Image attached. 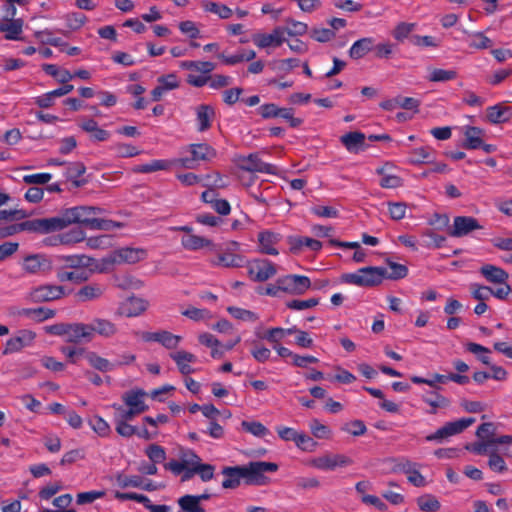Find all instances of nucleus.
I'll list each match as a JSON object with an SVG mask.
<instances>
[{"instance_id":"obj_39","label":"nucleus","mask_w":512,"mask_h":512,"mask_svg":"<svg viewBox=\"0 0 512 512\" xmlns=\"http://www.w3.org/2000/svg\"><path fill=\"white\" fill-rule=\"evenodd\" d=\"M201 7L206 11L218 15L221 19H229L233 11L226 5L210 0H203Z\"/></svg>"},{"instance_id":"obj_31","label":"nucleus","mask_w":512,"mask_h":512,"mask_svg":"<svg viewBox=\"0 0 512 512\" xmlns=\"http://www.w3.org/2000/svg\"><path fill=\"white\" fill-rule=\"evenodd\" d=\"M388 165L377 168L376 173L381 176L380 186L382 188L394 189L403 185V179L395 174L388 173Z\"/></svg>"},{"instance_id":"obj_21","label":"nucleus","mask_w":512,"mask_h":512,"mask_svg":"<svg viewBox=\"0 0 512 512\" xmlns=\"http://www.w3.org/2000/svg\"><path fill=\"white\" fill-rule=\"evenodd\" d=\"M67 342L80 343L82 341H91L90 328L85 323H69L67 332Z\"/></svg>"},{"instance_id":"obj_14","label":"nucleus","mask_w":512,"mask_h":512,"mask_svg":"<svg viewBox=\"0 0 512 512\" xmlns=\"http://www.w3.org/2000/svg\"><path fill=\"white\" fill-rule=\"evenodd\" d=\"M22 269L28 274L44 273L51 269V262L41 254L29 255L24 258Z\"/></svg>"},{"instance_id":"obj_26","label":"nucleus","mask_w":512,"mask_h":512,"mask_svg":"<svg viewBox=\"0 0 512 512\" xmlns=\"http://www.w3.org/2000/svg\"><path fill=\"white\" fill-rule=\"evenodd\" d=\"M222 474L224 476L222 487L225 489H234L238 487L241 479L244 478L241 466L224 467Z\"/></svg>"},{"instance_id":"obj_8","label":"nucleus","mask_w":512,"mask_h":512,"mask_svg":"<svg viewBox=\"0 0 512 512\" xmlns=\"http://www.w3.org/2000/svg\"><path fill=\"white\" fill-rule=\"evenodd\" d=\"M14 231H28L40 234H48L60 231L57 216L50 218H40L21 222L16 224Z\"/></svg>"},{"instance_id":"obj_45","label":"nucleus","mask_w":512,"mask_h":512,"mask_svg":"<svg viewBox=\"0 0 512 512\" xmlns=\"http://www.w3.org/2000/svg\"><path fill=\"white\" fill-rule=\"evenodd\" d=\"M173 162L167 160H152L149 163L138 165L134 168L138 173H152L160 170H167Z\"/></svg>"},{"instance_id":"obj_37","label":"nucleus","mask_w":512,"mask_h":512,"mask_svg":"<svg viewBox=\"0 0 512 512\" xmlns=\"http://www.w3.org/2000/svg\"><path fill=\"white\" fill-rule=\"evenodd\" d=\"M214 266H223L226 268L242 267L245 264L243 256L233 253L220 254L216 260L212 261Z\"/></svg>"},{"instance_id":"obj_53","label":"nucleus","mask_w":512,"mask_h":512,"mask_svg":"<svg viewBox=\"0 0 512 512\" xmlns=\"http://www.w3.org/2000/svg\"><path fill=\"white\" fill-rule=\"evenodd\" d=\"M241 426L246 432L256 437H265L269 433V430L257 421H242Z\"/></svg>"},{"instance_id":"obj_35","label":"nucleus","mask_w":512,"mask_h":512,"mask_svg":"<svg viewBox=\"0 0 512 512\" xmlns=\"http://www.w3.org/2000/svg\"><path fill=\"white\" fill-rule=\"evenodd\" d=\"M182 246L189 251H196L204 247L213 246L211 240L195 234H188L181 239Z\"/></svg>"},{"instance_id":"obj_51","label":"nucleus","mask_w":512,"mask_h":512,"mask_svg":"<svg viewBox=\"0 0 512 512\" xmlns=\"http://www.w3.org/2000/svg\"><path fill=\"white\" fill-rule=\"evenodd\" d=\"M229 314L235 319L245 322H255L259 319L258 315L253 311L246 310L239 307L230 306L227 308Z\"/></svg>"},{"instance_id":"obj_22","label":"nucleus","mask_w":512,"mask_h":512,"mask_svg":"<svg viewBox=\"0 0 512 512\" xmlns=\"http://www.w3.org/2000/svg\"><path fill=\"white\" fill-rule=\"evenodd\" d=\"M512 109L503 104H496L486 109L487 120L492 124H501L509 121Z\"/></svg>"},{"instance_id":"obj_29","label":"nucleus","mask_w":512,"mask_h":512,"mask_svg":"<svg viewBox=\"0 0 512 512\" xmlns=\"http://www.w3.org/2000/svg\"><path fill=\"white\" fill-rule=\"evenodd\" d=\"M400 470L407 475L408 481L416 487H424L426 480L416 469V464L408 460L399 464Z\"/></svg>"},{"instance_id":"obj_24","label":"nucleus","mask_w":512,"mask_h":512,"mask_svg":"<svg viewBox=\"0 0 512 512\" xmlns=\"http://www.w3.org/2000/svg\"><path fill=\"white\" fill-rule=\"evenodd\" d=\"M479 271L488 282L494 284H504L509 278L505 270L491 264L483 265Z\"/></svg>"},{"instance_id":"obj_19","label":"nucleus","mask_w":512,"mask_h":512,"mask_svg":"<svg viewBox=\"0 0 512 512\" xmlns=\"http://www.w3.org/2000/svg\"><path fill=\"white\" fill-rule=\"evenodd\" d=\"M91 340L94 334H98L102 337H112L117 333V327L110 320L103 318H94L89 324Z\"/></svg>"},{"instance_id":"obj_60","label":"nucleus","mask_w":512,"mask_h":512,"mask_svg":"<svg viewBox=\"0 0 512 512\" xmlns=\"http://www.w3.org/2000/svg\"><path fill=\"white\" fill-rule=\"evenodd\" d=\"M86 245L91 249H106L112 245V238L108 235L90 237L86 240Z\"/></svg>"},{"instance_id":"obj_23","label":"nucleus","mask_w":512,"mask_h":512,"mask_svg":"<svg viewBox=\"0 0 512 512\" xmlns=\"http://www.w3.org/2000/svg\"><path fill=\"white\" fill-rule=\"evenodd\" d=\"M280 239L281 237L279 234L271 231L260 232L258 234V241L261 252L268 255H277L278 250L274 246L280 241Z\"/></svg>"},{"instance_id":"obj_5","label":"nucleus","mask_w":512,"mask_h":512,"mask_svg":"<svg viewBox=\"0 0 512 512\" xmlns=\"http://www.w3.org/2000/svg\"><path fill=\"white\" fill-rule=\"evenodd\" d=\"M475 418H462L456 421L448 422L444 426L437 429L434 433L427 435L425 440L428 442L444 443L448 438L457 435L471 426L475 422Z\"/></svg>"},{"instance_id":"obj_48","label":"nucleus","mask_w":512,"mask_h":512,"mask_svg":"<svg viewBox=\"0 0 512 512\" xmlns=\"http://www.w3.org/2000/svg\"><path fill=\"white\" fill-rule=\"evenodd\" d=\"M417 505L423 512H436L440 509V502L431 494H426L417 499Z\"/></svg>"},{"instance_id":"obj_54","label":"nucleus","mask_w":512,"mask_h":512,"mask_svg":"<svg viewBox=\"0 0 512 512\" xmlns=\"http://www.w3.org/2000/svg\"><path fill=\"white\" fill-rule=\"evenodd\" d=\"M85 239V232L81 229H72L59 236V242L61 244L70 245L81 242Z\"/></svg>"},{"instance_id":"obj_10","label":"nucleus","mask_w":512,"mask_h":512,"mask_svg":"<svg viewBox=\"0 0 512 512\" xmlns=\"http://www.w3.org/2000/svg\"><path fill=\"white\" fill-rule=\"evenodd\" d=\"M283 292L291 295H302L310 287L311 281L308 277L296 274H290L277 279Z\"/></svg>"},{"instance_id":"obj_28","label":"nucleus","mask_w":512,"mask_h":512,"mask_svg":"<svg viewBox=\"0 0 512 512\" xmlns=\"http://www.w3.org/2000/svg\"><path fill=\"white\" fill-rule=\"evenodd\" d=\"M214 109L209 105H200L196 108L197 129L200 132L208 130L214 118Z\"/></svg>"},{"instance_id":"obj_55","label":"nucleus","mask_w":512,"mask_h":512,"mask_svg":"<svg viewBox=\"0 0 512 512\" xmlns=\"http://www.w3.org/2000/svg\"><path fill=\"white\" fill-rule=\"evenodd\" d=\"M116 482L118 486H120L121 488H139L140 486H142V477L139 475L128 476L119 473L116 476Z\"/></svg>"},{"instance_id":"obj_58","label":"nucleus","mask_w":512,"mask_h":512,"mask_svg":"<svg viewBox=\"0 0 512 512\" xmlns=\"http://www.w3.org/2000/svg\"><path fill=\"white\" fill-rule=\"evenodd\" d=\"M287 27H285V34H288L289 36H301L304 35L307 30L308 26L307 24L296 21L293 19L286 20Z\"/></svg>"},{"instance_id":"obj_46","label":"nucleus","mask_w":512,"mask_h":512,"mask_svg":"<svg viewBox=\"0 0 512 512\" xmlns=\"http://www.w3.org/2000/svg\"><path fill=\"white\" fill-rule=\"evenodd\" d=\"M386 264L390 271H388V269L386 268L385 279L398 280L406 277L408 269L405 265L396 263L391 260H387Z\"/></svg>"},{"instance_id":"obj_9","label":"nucleus","mask_w":512,"mask_h":512,"mask_svg":"<svg viewBox=\"0 0 512 512\" xmlns=\"http://www.w3.org/2000/svg\"><path fill=\"white\" fill-rule=\"evenodd\" d=\"M237 165L238 167L247 172H258V173H265V174H276L277 167L264 162L261 157L260 153H251L246 156H239L237 158Z\"/></svg>"},{"instance_id":"obj_3","label":"nucleus","mask_w":512,"mask_h":512,"mask_svg":"<svg viewBox=\"0 0 512 512\" xmlns=\"http://www.w3.org/2000/svg\"><path fill=\"white\" fill-rule=\"evenodd\" d=\"M148 252L140 247H122L109 253L102 259L105 266L129 264L133 265L145 260Z\"/></svg>"},{"instance_id":"obj_50","label":"nucleus","mask_w":512,"mask_h":512,"mask_svg":"<svg viewBox=\"0 0 512 512\" xmlns=\"http://www.w3.org/2000/svg\"><path fill=\"white\" fill-rule=\"evenodd\" d=\"M112 408L114 409L113 421L129 422L133 420L136 416L140 415L134 410L119 404H113Z\"/></svg>"},{"instance_id":"obj_41","label":"nucleus","mask_w":512,"mask_h":512,"mask_svg":"<svg viewBox=\"0 0 512 512\" xmlns=\"http://www.w3.org/2000/svg\"><path fill=\"white\" fill-rule=\"evenodd\" d=\"M457 78L454 69L431 68L427 80L430 82H448Z\"/></svg>"},{"instance_id":"obj_61","label":"nucleus","mask_w":512,"mask_h":512,"mask_svg":"<svg viewBox=\"0 0 512 512\" xmlns=\"http://www.w3.org/2000/svg\"><path fill=\"white\" fill-rule=\"evenodd\" d=\"M295 444L299 449L308 452L314 451L317 447L316 441H314L310 436L299 432L295 439Z\"/></svg>"},{"instance_id":"obj_15","label":"nucleus","mask_w":512,"mask_h":512,"mask_svg":"<svg viewBox=\"0 0 512 512\" xmlns=\"http://www.w3.org/2000/svg\"><path fill=\"white\" fill-rule=\"evenodd\" d=\"M145 396L146 393L142 389H132L123 393L121 398L127 408L141 414L148 410V405L144 401Z\"/></svg>"},{"instance_id":"obj_2","label":"nucleus","mask_w":512,"mask_h":512,"mask_svg":"<svg viewBox=\"0 0 512 512\" xmlns=\"http://www.w3.org/2000/svg\"><path fill=\"white\" fill-rule=\"evenodd\" d=\"M386 276V267H363L354 273L343 276L346 283L360 287H373L382 283Z\"/></svg>"},{"instance_id":"obj_25","label":"nucleus","mask_w":512,"mask_h":512,"mask_svg":"<svg viewBox=\"0 0 512 512\" xmlns=\"http://www.w3.org/2000/svg\"><path fill=\"white\" fill-rule=\"evenodd\" d=\"M80 128L88 133L94 141H106L110 137V133L98 126V123L90 118L84 119L80 124Z\"/></svg>"},{"instance_id":"obj_30","label":"nucleus","mask_w":512,"mask_h":512,"mask_svg":"<svg viewBox=\"0 0 512 512\" xmlns=\"http://www.w3.org/2000/svg\"><path fill=\"white\" fill-rule=\"evenodd\" d=\"M104 293V287L100 284H88L81 287L76 293V297L80 302L92 301L100 298Z\"/></svg>"},{"instance_id":"obj_13","label":"nucleus","mask_w":512,"mask_h":512,"mask_svg":"<svg viewBox=\"0 0 512 512\" xmlns=\"http://www.w3.org/2000/svg\"><path fill=\"white\" fill-rule=\"evenodd\" d=\"M141 337L146 342H158L167 349H176L182 340L181 336L172 334L166 330L143 332Z\"/></svg>"},{"instance_id":"obj_64","label":"nucleus","mask_w":512,"mask_h":512,"mask_svg":"<svg viewBox=\"0 0 512 512\" xmlns=\"http://www.w3.org/2000/svg\"><path fill=\"white\" fill-rule=\"evenodd\" d=\"M146 454L153 463H161L166 459L164 448L156 444L148 446Z\"/></svg>"},{"instance_id":"obj_1","label":"nucleus","mask_w":512,"mask_h":512,"mask_svg":"<svg viewBox=\"0 0 512 512\" xmlns=\"http://www.w3.org/2000/svg\"><path fill=\"white\" fill-rule=\"evenodd\" d=\"M102 212L100 207L95 206H76L64 209L57 215L59 228L63 230L72 224H81L91 230L110 231L121 226L112 220L98 218L97 216Z\"/></svg>"},{"instance_id":"obj_62","label":"nucleus","mask_w":512,"mask_h":512,"mask_svg":"<svg viewBox=\"0 0 512 512\" xmlns=\"http://www.w3.org/2000/svg\"><path fill=\"white\" fill-rule=\"evenodd\" d=\"M423 245L427 248H440L445 242V237L440 236L432 231L423 234Z\"/></svg>"},{"instance_id":"obj_52","label":"nucleus","mask_w":512,"mask_h":512,"mask_svg":"<svg viewBox=\"0 0 512 512\" xmlns=\"http://www.w3.org/2000/svg\"><path fill=\"white\" fill-rule=\"evenodd\" d=\"M467 351L473 353L485 365L491 364L490 350L480 344L470 342L466 345Z\"/></svg>"},{"instance_id":"obj_49","label":"nucleus","mask_w":512,"mask_h":512,"mask_svg":"<svg viewBox=\"0 0 512 512\" xmlns=\"http://www.w3.org/2000/svg\"><path fill=\"white\" fill-rule=\"evenodd\" d=\"M469 46L475 49H486L492 46V40L486 37L482 32H472L468 34Z\"/></svg>"},{"instance_id":"obj_20","label":"nucleus","mask_w":512,"mask_h":512,"mask_svg":"<svg viewBox=\"0 0 512 512\" xmlns=\"http://www.w3.org/2000/svg\"><path fill=\"white\" fill-rule=\"evenodd\" d=\"M23 24L21 18L8 19V21L0 20V32L5 33V39L7 40H22Z\"/></svg>"},{"instance_id":"obj_17","label":"nucleus","mask_w":512,"mask_h":512,"mask_svg":"<svg viewBox=\"0 0 512 512\" xmlns=\"http://www.w3.org/2000/svg\"><path fill=\"white\" fill-rule=\"evenodd\" d=\"M170 358L176 363L178 370L183 375H189L195 372V369L191 366L192 363H195L197 357L185 350L176 351L170 353Z\"/></svg>"},{"instance_id":"obj_36","label":"nucleus","mask_w":512,"mask_h":512,"mask_svg":"<svg viewBox=\"0 0 512 512\" xmlns=\"http://www.w3.org/2000/svg\"><path fill=\"white\" fill-rule=\"evenodd\" d=\"M434 156V150L430 147H418L410 152L408 159L409 163L413 165L432 163Z\"/></svg>"},{"instance_id":"obj_42","label":"nucleus","mask_w":512,"mask_h":512,"mask_svg":"<svg viewBox=\"0 0 512 512\" xmlns=\"http://www.w3.org/2000/svg\"><path fill=\"white\" fill-rule=\"evenodd\" d=\"M218 57L227 65H235L243 61L253 60L256 57V53L254 50H241L230 56L219 54Z\"/></svg>"},{"instance_id":"obj_40","label":"nucleus","mask_w":512,"mask_h":512,"mask_svg":"<svg viewBox=\"0 0 512 512\" xmlns=\"http://www.w3.org/2000/svg\"><path fill=\"white\" fill-rule=\"evenodd\" d=\"M464 147L467 149H478L482 146L483 131L478 127H467L465 130Z\"/></svg>"},{"instance_id":"obj_32","label":"nucleus","mask_w":512,"mask_h":512,"mask_svg":"<svg viewBox=\"0 0 512 512\" xmlns=\"http://www.w3.org/2000/svg\"><path fill=\"white\" fill-rule=\"evenodd\" d=\"M85 359L91 367L100 372H109L114 370L116 364L110 362L108 359L101 357L94 351L85 353Z\"/></svg>"},{"instance_id":"obj_27","label":"nucleus","mask_w":512,"mask_h":512,"mask_svg":"<svg viewBox=\"0 0 512 512\" xmlns=\"http://www.w3.org/2000/svg\"><path fill=\"white\" fill-rule=\"evenodd\" d=\"M296 331V327L291 328H281V327H275L270 328L265 333H261L260 331H256L255 334L257 337L261 339H265L271 344L278 345L279 342L284 339L287 335H292Z\"/></svg>"},{"instance_id":"obj_4","label":"nucleus","mask_w":512,"mask_h":512,"mask_svg":"<svg viewBox=\"0 0 512 512\" xmlns=\"http://www.w3.org/2000/svg\"><path fill=\"white\" fill-rule=\"evenodd\" d=\"M241 467L246 483L251 485H265L268 479L264 474L266 472H276L278 470V465L276 463L265 461L250 462Z\"/></svg>"},{"instance_id":"obj_6","label":"nucleus","mask_w":512,"mask_h":512,"mask_svg":"<svg viewBox=\"0 0 512 512\" xmlns=\"http://www.w3.org/2000/svg\"><path fill=\"white\" fill-rule=\"evenodd\" d=\"M188 150L191 158H179L173 161L179 167L193 169L197 161H210L216 157V150L206 143L190 144Z\"/></svg>"},{"instance_id":"obj_11","label":"nucleus","mask_w":512,"mask_h":512,"mask_svg":"<svg viewBox=\"0 0 512 512\" xmlns=\"http://www.w3.org/2000/svg\"><path fill=\"white\" fill-rule=\"evenodd\" d=\"M353 464L352 458L345 454L326 453L311 460L310 465L319 470H334Z\"/></svg>"},{"instance_id":"obj_47","label":"nucleus","mask_w":512,"mask_h":512,"mask_svg":"<svg viewBox=\"0 0 512 512\" xmlns=\"http://www.w3.org/2000/svg\"><path fill=\"white\" fill-rule=\"evenodd\" d=\"M180 67L187 70H194L203 74L210 73L215 69V65L209 61H182Z\"/></svg>"},{"instance_id":"obj_38","label":"nucleus","mask_w":512,"mask_h":512,"mask_svg":"<svg viewBox=\"0 0 512 512\" xmlns=\"http://www.w3.org/2000/svg\"><path fill=\"white\" fill-rule=\"evenodd\" d=\"M373 45L374 40L372 38L359 39L349 49V56L353 59H360L372 49Z\"/></svg>"},{"instance_id":"obj_44","label":"nucleus","mask_w":512,"mask_h":512,"mask_svg":"<svg viewBox=\"0 0 512 512\" xmlns=\"http://www.w3.org/2000/svg\"><path fill=\"white\" fill-rule=\"evenodd\" d=\"M182 512H205L195 495H184L177 501Z\"/></svg>"},{"instance_id":"obj_7","label":"nucleus","mask_w":512,"mask_h":512,"mask_svg":"<svg viewBox=\"0 0 512 512\" xmlns=\"http://www.w3.org/2000/svg\"><path fill=\"white\" fill-rule=\"evenodd\" d=\"M246 267L250 279L255 282H265L277 274V266L268 259H254Z\"/></svg>"},{"instance_id":"obj_63","label":"nucleus","mask_w":512,"mask_h":512,"mask_svg":"<svg viewBox=\"0 0 512 512\" xmlns=\"http://www.w3.org/2000/svg\"><path fill=\"white\" fill-rule=\"evenodd\" d=\"M470 290H471L472 296L476 300H479L480 302H484V301L488 300L489 297L491 296V292H492V288L487 287V286H481L476 283L470 285Z\"/></svg>"},{"instance_id":"obj_34","label":"nucleus","mask_w":512,"mask_h":512,"mask_svg":"<svg viewBox=\"0 0 512 512\" xmlns=\"http://www.w3.org/2000/svg\"><path fill=\"white\" fill-rule=\"evenodd\" d=\"M148 308V302L142 298L131 297L123 306V313L127 317H136L146 311Z\"/></svg>"},{"instance_id":"obj_16","label":"nucleus","mask_w":512,"mask_h":512,"mask_svg":"<svg viewBox=\"0 0 512 512\" xmlns=\"http://www.w3.org/2000/svg\"><path fill=\"white\" fill-rule=\"evenodd\" d=\"M253 42L259 48H267L272 45L280 46L285 42V29L277 27L270 34H256L253 36Z\"/></svg>"},{"instance_id":"obj_18","label":"nucleus","mask_w":512,"mask_h":512,"mask_svg":"<svg viewBox=\"0 0 512 512\" xmlns=\"http://www.w3.org/2000/svg\"><path fill=\"white\" fill-rule=\"evenodd\" d=\"M479 228L480 226L477 220L473 217L457 216L454 218L453 228L450 230V235L454 237H461Z\"/></svg>"},{"instance_id":"obj_33","label":"nucleus","mask_w":512,"mask_h":512,"mask_svg":"<svg viewBox=\"0 0 512 512\" xmlns=\"http://www.w3.org/2000/svg\"><path fill=\"white\" fill-rule=\"evenodd\" d=\"M55 311L49 308H23L18 311V315L26 316L36 322H43L47 319H51L55 316Z\"/></svg>"},{"instance_id":"obj_57","label":"nucleus","mask_w":512,"mask_h":512,"mask_svg":"<svg viewBox=\"0 0 512 512\" xmlns=\"http://www.w3.org/2000/svg\"><path fill=\"white\" fill-rule=\"evenodd\" d=\"M415 27V23L400 22L393 30L392 35L397 41L403 42Z\"/></svg>"},{"instance_id":"obj_59","label":"nucleus","mask_w":512,"mask_h":512,"mask_svg":"<svg viewBox=\"0 0 512 512\" xmlns=\"http://www.w3.org/2000/svg\"><path fill=\"white\" fill-rule=\"evenodd\" d=\"M112 150L116 153L118 157H134L140 154V151L131 144L126 143H117L112 146Z\"/></svg>"},{"instance_id":"obj_56","label":"nucleus","mask_w":512,"mask_h":512,"mask_svg":"<svg viewBox=\"0 0 512 512\" xmlns=\"http://www.w3.org/2000/svg\"><path fill=\"white\" fill-rule=\"evenodd\" d=\"M89 424L93 431L101 437H106L111 432V428L108 422L100 416H94L90 420Z\"/></svg>"},{"instance_id":"obj_43","label":"nucleus","mask_w":512,"mask_h":512,"mask_svg":"<svg viewBox=\"0 0 512 512\" xmlns=\"http://www.w3.org/2000/svg\"><path fill=\"white\" fill-rule=\"evenodd\" d=\"M364 141L365 135L361 132H349L341 137V142L348 151H355Z\"/></svg>"},{"instance_id":"obj_12","label":"nucleus","mask_w":512,"mask_h":512,"mask_svg":"<svg viewBox=\"0 0 512 512\" xmlns=\"http://www.w3.org/2000/svg\"><path fill=\"white\" fill-rule=\"evenodd\" d=\"M64 294L62 286L59 285H41L29 291L26 299L33 303L48 302L60 299Z\"/></svg>"}]
</instances>
